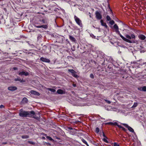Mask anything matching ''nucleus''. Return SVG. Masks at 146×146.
Listing matches in <instances>:
<instances>
[{"label": "nucleus", "mask_w": 146, "mask_h": 146, "mask_svg": "<svg viewBox=\"0 0 146 146\" xmlns=\"http://www.w3.org/2000/svg\"><path fill=\"white\" fill-rule=\"evenodd\" d=\"M38 22L40 23L41 24H47L48 19H40L39 20Z\"/></svg>", "instance_id": "7"}, {"label": "nucleus", "mask_w": 146, "mask_h": 146, "mask_svg": "<svg viewBox=\"0 0 146 146\" xmlns=\"http://www.w3.org/2000/svg\"><path fill=\"white\" fill-rule=\"evenodd\" d=\"M69 38L71 40L74 42H75L76 41V39L73 36L70 35L69 36Z\"/></svg>", "instance_id": "17"}, {"label": "nucleus", "mask_w": 146, "mask_h": 146, "mask_svg": "<svg viewBox=\"0 0 146 146\" xmlns=\"http://www.w3.org/2000/svg\"><path fill=\"white\" fill-rule=\"evenodd\" d=\"M90 78H92L93 79L94 78V76L92 74H90Z\"/></svg>", "instance_id": "30"}, {"label": "nucleus", "mask_w": 146, "mask_h": 146, "mask_svg": "<svg viewBox=\"0 0 146 146\" xmlns=\"http://www.w3.org/2000/svg\"><path fill=\"white\" fill-rule=\"evenodd\" d=\"M100 22L101 24V25L104 26L106 28H107L108 27V26L106 25V23H104V21L102 19L100 21Z\"/></svg>", "instance_id": "15"}, {"label": "nucleus", "mask_w": 146, "mask_h": 146, "mask_svg": "<svg viewBox=\"0 0 146 146\" xmlns=\"http://www.w3.org/2000/svg\"><path fill=\"white\" fill-rule=\"evenodd\" d=\"M40 60L43 62H46L49 63L50 62V60L49 59L45 58L44 57H41Z\"/></svg>", "instance_id": "10"}, {"label": "nucleus", "mask_w": 146, "mask_h": 146, "mask_svg": "<svg viewBox=\"0 0 146 146\" xmlns=\"http://www.w3.org/2000/svg\"><path fill=\"white\" fill-rule=\"evenodd\" d=\"M74 18L77 23L81 27L82 25V24L81 20L76 15L74 16Z\"/></svg>", "instance_id": "6"}, {"label": "nucleus", "mask_w": 146, "mask_h": 146, "mask_svg": "<svg viewBox=\"0 0 146 146\" xmlns=\"http://www.w3.org/2000/svg\"><path fill=\"white\" fill-rule=\"evenodd\" d=\"M105 101L108 104H110L111 103L110 101L108 100H107L105 99Z\"/></svg>", "instance_id": "32"}, {"label": "nucleus", "mask_w": 146, "mask_h": 146, "mask_svg": "<svg viewBox=\"0 0 146 146\" xmlns=\"http://www.w3.org/2000/svg\"><path fill=\"white\" fill-rule=\"evenodd\" d=\"M106 124L111 125H117V123L116 122H114V123L109 122L107 123Z\"/></svg>", "instance_id": "13"}, {"label": "nucleus", "mask_w": 146, "mask_h": 146, "mask_svg": "<svg viewBox=\"0 0 146 146\" xmlns=\"http://www.w3.org/2000/svg\"><path fill=\"white\" fill-rule=\"evenodd\" d=\"M42 37V36L40 34H39L37 37L38 40H40Z\"/></svg>", "instance_id": "23"}, {"label": "nucleus", "mask_w": 146, "mask_h": 146, "mask_svg": "<svg viewBox=\"0 0 146 146\" xmlns=\"http://www.w3.org/2000/svg\"><path fill=\"white\" fill-rule=\"evenodd\" d=\"M32 117L34 118L35 119H36L37 120H38L39 119V118L38 117L36 116V115L35 114V112L34 111V114L33 115H32L31 117Z\"/></svg>", "instance_id": "18"}, {"label": "nucleus", "mask_w": 146, "mask_h": 146, "mask_svg": "<svg viewBox=\"0 0 146 146\" xmlns=\"http://www.w3.org/2000/svg\"><path fill=\"white\" fill-rule=\"evenodd\" d=\"M69 72L71 73L72 75L75 78H77L79 77V76L76 74V72L73 69H68Z\"/></svg>", "instance_id": "5"}, {"label": "nucleus", "mask_w": 146, "mask_h": 146, "mask_svg": "<svg viewBox=\"0 0 146 146\" xmlns=\"http://www.w3.org/2000/svg\"><path fill=\"white\" fill-rule=\"evenodd\" d=\"M138 104V103L137 102H135L134 103V105H133V106H132V108H135L136 107Z\"/></svg>", "instance_id": "22"}, {"label": "nucleus", "mask_w": 146, "mask_h": 146, "mask_svg": "<svg viewBox=\"0 0 146 146\" xmlns=\"http://www.w3.org/2000/svg\"><path fill=\"white\" fill-rule=\"evenodd\" d=\"M18 74L20 76L25 75L27 76L29 75V73L28 72H25L24 71H19V72Z\"/></svg>", "instance_id": "8"}, {"label": "nucleus", "mask_w": 146, "mask_h": 146, "mask_svg": "<svg viewBox=\"0 0 146 146\" xmlns=\"http://www.w3.org/2000/svg\"><path fill=\"white\" fill-rule=\"evenodd\" d=\"M8 89L10 91H14L16 90L17 88L15 86H10L8 87Z\"/></svg>", "instance_id": "12"}, {"label": "nucleus", "mask_w": 146, "mask_h": 146, "mask_svg": "<svg viewBox=\"0 0 146 146\" xmlns=\"http://www.w3.org/2000/svg\"><path fill=\"white\" fill-rule=\"evenodd\" d=\"M114 146H119V145L116 143H114Z\"/></svg>", "instance_id": "33"}, {"label": "nucleus", "mask_w": 146, "mask_h": 146, "mask_svg": "<svg viewBox=\"0 0 146 146\" xmlns=\"http://www.w3.org/2000/svg\"><path fill=\"white\" fill-rule=\"evenodd\" d=\"M143 91H146V86H144L142 87Z\"/></svg>", "instance_id": "28"}, {"label": "nucleus", "mask_w": 146, "mask_h": 146, "mask_svg": "<svg viewBox=\"0 0 146 146\" xmlns=\"http://www.w3.org/2000/svg\"><path fill=\"white\" fill-rule=\"evenodd\" d=\"M82 140L83 143H85L87 146H89L87 142L84 139L82 138Z\"/></svg>", "instance_id": "20"}, {"label": "nucleus", "mask_w": 146, "mask_h": 146, "mask_svg": "<svg viewBox=\"0 0 146 146\" xmlns=\"http://www.w3.org/2000/svg\"><path fill=\"white\" fill-rule=\"evenodd\" d=\"M113 28L115 30L116 33L119 35L125 41L130 43H135V36L133 34H131V35H126L125 38L120 34L119 31V28L117 24H115L113 26Z\"/></svg>", "instance_id": "1"}, {"label": "nucleus", "mask_w": 146, "mask_h": 146, "mask_svg": "<svg viewBox=\"0 0 146 146\" xmlns=\"http://www.w3.org/2000/svg\"><path fill=\"white\" fill-rule=\"evenodd\" d=\"M29 137V136L27 135H24L22 136L21 137L22 139H27Z\"/></svg>", "instance_id": "19"}, {"label": "nucleus", "mask_w": 146, "mask_h": 146, "mask_svg": "<svg viewBox=\"0 0 146 146\" xmlns=\"http://www.w3.org/2000/svg\"><path fill=\"white\" fill-rule=\"evenodd\" d=\"M40 25L41 24L39 22L38 23H35L34 26L37 28H43L44 29H47L48 28V26L46 25Z\"/></svg>", "instance_id": "3"}, {"label": "nucleus", "mask_w": 146, "mask_h": 146, "mask_svg": "<svg viewBox=\"0 0 146 146\" xmlns=\"http://www.w3.org/2000/svg\"><path fill=\"white\" fill-rule=\"evenodd\" d=\"M29 143L31 144L32 145H34L35 144V143L33 141H29Z\"/></svg>", "instance_id": "34"}, {"label": "nucleus", "mask_w": 146, "mask_h": 146, "mask_svg": "<svg viewBox=\"0 0 146 146\" xmlns=\"http://www.w3.org/2000/svg\"><path fill=\"white\" fill-rule=\"evenodd\" d=\"M46 138L48 139L50 141H54V140L50 137L47 136L46 137Z\"/></svg>", "instance_id": "25"}, {"label": "nucleus", "mask_w": 146, "mask_h": 146, "mask_svg": "<svg viewBox=\"0 0 146 146\" xmlns=\"http://www.w3.org/2000/svg\"><path fill=\"white\" fill-rule=\"evenodd\" d=\"M103 141L105 142L106 143H108V141L107 140L105 139V138H104L103 139Z\"/></svg>", "instance_id": "36"}, {"label": "nucleus", "mask_w": 146, "mask_h": 146, "mask_svg": "<svg viewBox=\"0 0 146 146\" xmlns=\"http://www.w3.org/2000/svg\"><path fill=\"white\" fill-rule=\"evenodd\" d=\"M6 143H4V144H6Z\"/></svg>", "instance_id": "47"}, {"label": "nucleus", "mask_w": 146, "mask_h": 146, "mask_svg": "<svg viewBox=\"0 0 146 146\" xmlns=\"http://www.w3.org/2000/svg\"><path fill=\"white\" fill-rule=\"evenodd\" d=\"M96 17L98 20H100L102 16L100 11H96L95 13Z\"/></svg>", "instance_id": "4"}, {"label": "nucleus", "mask_w": 146, "mask_h": 146, "mask_svg": "<svg viewBox=\"0 0 146 146\" xmlns=\"http://www.w3.org/2000/svg\"><path fill=\"white\" fill-rule=\"evenodd\" d=\"M121 129L123 131H126V130L123 127Z\"/></svg>", "instance_id": "38"}, {"label": "nucleus", "mask_w": 146, "mask_h": 146, "mask_svg": "<svg viewBox=\"0 0 146 146\" xmlns=\"http://www.w3.org/2000/svg\"><path fill=\"white\" fill-rule=\"evenodd\" d=\"M23 101H25V102H27V99L25 98H24L23 99Z\"/></svg>", "instance_id": "29"}, {"label": "nucleus", "mask_w": 146, "mask_h": 146, "mask_svg": "<svg viewBox=\"0 0 146 146\" xmlns=\"http://www.w3.org/2000/svg\"><path fill=\"white\" fill-rule=\"evenodd\" d=\"M42 134L43 135L46 136H46H47V134L44 133H42Z\"/></svg>", "instance_id": "39"}, {"label": "nucleus", "mask_w": 146, "mask_h": 146, "mask_svg": "<svg viewBox=\"0 0 146 146\" xmlns=\"http://www.w3.org/2000/svg\"><path fill=\"white\" fill-rule=\"evenodd\" d=\"M109 23L111 25H112L115 23V22L113 20H111Z\"/></svg>", "instance_id": "26"}, {"label": "nucleus", "mask_w": 146, "mask_h": 146, "mask_svg": "<svg viewBox=\"0 0 146 146\" xmlns=\"http://www.w3.org/2000/svg\"><path fill=\"white\" fill-rule=\"evenodd\" d=\"M42 139H45V138L44 137H42Z\"/></svg>", "instance_id": "44"}, {"label": "nucleus", "mask_w": 146, "mask_h": 146, "mask_svg": "<svg viewBox=\"0 0 146 146\" xmlns=\"http://www.w3.org/2000/svg\"><path fill=\"white\" fill-rule=\"evenodd\" d=\"M138 90H140V91H143L142 87L138 88Z\"/></svg>", "instance_id": "35"}, {"label": "nucleus", "mask_w": 146, "mask_h": 146, "mask_svg": "<svg viewBox=\"0 0 146 146\" xmlns=\"http://www.w3.org/2000/svg\"><path fill=\"white\" fill-rule=\"evenodd\" d=\"M103 136H104V137H106H106L105 135V134H104V132H103Z\"/></svg>", "instance_id": "43"}, {"label": "nucleus", "mask_w": 146, "mask_h": 146, "mask_svg": "<svg viewBox=\"0 0 146 146\" xmlns=\"http://www.w3.org/2000/svg\"><path fill=\"white\" fill-rule=\"evenodd\" d=\"M90 17H91V15H90Z\"/></svg>", "instance_id": "48"}, {"label": "nucleus", "mask_w": 146, "mask_h": 146, "mask_svg": "<svg viewBox=\"0 0 146 146\" xmlns=\"http://www.w3.org/2000/svg\"><path fill=\"white\" fill-rule=\"evenodd\" d=\"M73 86L74 87H75L76 86V84H73Z\"/></svg>", "instance_id": "45"}, {"label": "nucleus", "mask_w": 146, "mask_h": 146, "mask_svg": "<svg viewBox=\"0 0 146 146\" xmlns=\"http://www.w3.org/2000/svg\"><path fill=\"white\" fill-rule=\"evenodd\" d=\"M13 69L14 70H16L17 69V68L16 67H14L13 68Z\"/></svg>", "instance_id": "41"}, {"label": "nucleus", "mask_w": 146, "mask_h": 146, "mask_svg": "<svg viewBox=\"0 0 146 146\" xmlns=\"http://www.w3.org/2000/svg\"><path fill=\"white\" fill-rule=\"evenodd\" d=\"M96 131L97 133H98L99 131V129L98 127H96Z\"/></svg>", "instance_id": "31"}, {"label": "nucleus", "mask_w": 146, "mask_h": 146, "mask_svg": "<svg viewBox=\"0 0 146 146\" xmlns=\"http://www.w3.org/2000/svg\"><path fill=\"white\" fill-rule=\"evenodd\" d=\"M121 124L124 126L126 127L128 129V130L130 132L133 133L134 132L133 129L131 127L129 126L127 124L124 123H122Z\"/></svg>", "instance_id": "9"}, {"label": "nucleus", "mask_w": 146, "mask_h": 146, "mask_svg": "<svg viewBox=\"0 0 146 146\" xmlns=\"http://www.w3.org/2000/svg\"><path fill=\"white\" fill-rule=\"evenodd\" d=\"M117 125L119 128H122L123 127H122L121 126L118 125Z\"/></svg>", "instance_id": "37"}, {"label": "nucleus", "mask_w": 146, "mask_h": 146, "mask_svg": "<svg viewBox=\"0 0 146 146\" xmlns=\"http://www.w3.org/2000/svg\"><path fill=\"white\" fill-rule=\"evenodd\" d=\"M34 114V111H23L22 109L20 110L19 113V115L21 117H31Z\"/></svg>", "instance_id": "2"}, {"label": "nucleus", "mask_w": 146, "mask_h": 146, "mask_svg": "<svg viewBox=\"0 0 146 146\" xmlns=\"http://www.w3.org/2000/svg\"><path fill=\"white\" fill-rule=\"evenodd\" d=\"M47 145H50L51 144L50 143H47Z\"/></svg>", "instance_id": "46"}, {"label": "nucleus", "mask_w": 146, "mask_h": 146, "mask_svg": "<svg viewBox=\"0 0 146 146\" xmlns=\"http://www.w3.org/2000/svg\"><path fill=\"white\" fill-rule=\"evenodd\" d=\"M106 19L107 20V21H111V19L110 16L109 15H107L106 17Z\"/></svg>", "instance_id": "27"}, {"label": "nucleus", "mask_w": 146, "mask_h": 146, "mask_svg": "<svg viewBox=\"0 0 146 146\" xmlns=\"http://www.w3.org/2000/svg\"><path fill=\"white\" fill-rule=\"evenodd\" d=\"M68 129L70 130L73 129V128L72 127H70L68 128Z\"/></svg>", "instance_id": "42"}, {"label": "nucleus", "mask_w": 146, "mask_h": 146, "mask_svg": "<svg viewBox=\"0 0 146 146\" xmlns=\"http://www.w3.org/2000/svg\"><path fill=\"white\" fill-rule=\"evenodd\" d=\"M4 106H3V105H1L0 106V108H4Z\"/></svg>", "instance_id": "40"}, {"label": "nucleus", "mask_w": 146, "mask_h": 146, "mask_svg": "<svg viewBox=\"0 0 146 146\" xmlns=\"http://www.w3.org/2000/svg\"><path fill=\"white\" fill-rule=\"evenodd\" d=\"M15 81H19L21 83L24 82H25V80H23V79H21L20 78H17L15 79Z\"/></svg>", "instance_id": "14"}, {"label": "nucleus", "mask_w": 146, "mask_h": 146, "mask_svg": "<svg viewBox=\"0 0 146 146\" xmlns=\"http://www.w3.org/2000/svg\"><path fill=\"white\" fill-rule=\"evenodd\" d=\"M57 92L59 94H62L63 93V91L60 89L58 90Z\"/></svg>", "instance_id": "24"}, {"label": "nucleus", "mask_w": 146, "mask_h": 146, "mask_svg": "<svg viewBox=\"0 0 146 146\" xmlns=\"http://www.w3.org/2000/svg\"><path fill=\"white\" fill-rule=\"evenodd\" d=\"M30 92L33 94H34L37 96H39L40 94L38 92L34 90H32L30 91Z\"/></svg>", "instance_id": "11"}, {"label": "nucleus", "mask_w": 146, "mask_h": 146, "mask_svg": "<svg viewBox=\"0 0 146 146\" xmlns=\"http://www.w3.org/2000/svg\"><path fill=\"white\" fill-rule=\"evenodd\" d=\"M48 90L53 92H55L56 91V90L55 89L50 88H48Z\"/></svg>", "instance_id": "21"}, {"label": "nucleus", "mask_w": 146, "mask_h": 146, "mask_svg": "<svg viewBox=\"0 0 146 146\" xmlns=\"http://www.w3.org/2000/svg\"><path fill=\"white\" fill-rule=\"evenodd\" d=\"M139 39L142 40H143L146 38V37L143 35H140L139 36Z\"/></svg>", "instance_id": "16"}]
</instances>
